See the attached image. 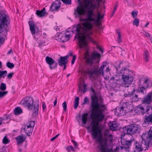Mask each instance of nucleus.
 Masks as SVG:
<instances>
[{"label": "nucleus", "instance_id": "nucleus-1", "mask_svg": "<svg viewBox=\"0 0 152 152\" xmlns=\"http://www.w3.org/2000/svg\"><path fill=\"white\" fill-rule=\"evenodd\" d=\"M83 11L80 7L78 6L75 9L74 15L75 18H80L79 20L84 22L81 24L78 23L73 25L72 32L75 34L74 39H78L79 46L80 49L86 48L88 45L87 39L93 42L90 35L93 34L94 31L92 30L93 25L91 22H94L95 23L100 22L101 19L103 18L104 15H101V13L98 11L97 13V17L93 14L92 11H88L87 12L86 18H81L83 15Z\"/></svg>", "mask_w": 152, "mask_h": 152}, {"label": "nucleus", "instance_id": "nucleus-2", "mask_svg": "<svg viewBox=\"0 0 152 152\" xmlns=\"http://www.w3.org/2000/svg\"><path fill=\"white\" fill-rule=\"evenodd\" d=\"M91 91L93 92L91 95V102L90 105L91 113L90 116L91 120V124L93 127L95 126L98 128V122L103 121L105 118L103 112L104 111V109L105 108V105L99 104L98 102V99L97 94L93 88H91ZM97 129V131L99 132V130Z\"/></svg>", "mask_w": 152, "mask_h": 152}, {"label": "nucleus", "instance_id": "nucleus-3", "mask_svg": "<svg viewBox=\"0 0 152 152\" xmlns=\"http://www.w3.org/2000/svg\"><path fill=\"white\" fill-rule=\"evenodd\" d=\"M99 122H98V129L99 130V132L97 131V127L95 126L93 127L92 125L90 124V125L87 127L88 129H91V136L93 139H96V141L99 143L101 144L100 146V150L101 152H107V143L109 142L110 143L113 142V137L112 134H110L109 132H105L104 134V143H102L101 141V140L102 138L101 130L100 129L99 124Z\"/></svg>", "mask_w": 152, "mask_h": 152}, {"label": "nucleus", "instance_id": "nucleus-4", "mask_svg": "<svg viewBox=\"0 0 152 152\" xmlns=\"http://www.w3.org/2000/svg\"><path fill=\"white\" fill-rule=\"evenodd\" d=\"M151 128L146 134H143L142 136V140L141 142L138 143L134 140L135 149L137 151H146L152 145V130Z\"/></svg>", "mask_w": 152, "mask_h": 152}, {"label": "nucleus", "instance_id": "nucleus-5", "mask_svg": "<svg viewBox=\"0 0 152 152\" xmlns=\"http://www.w3.org/2000/svg\"><path fill=\"white\" fill-rule=\"evenodd\" d=\"M5 11L0 12V45L7 39V28L10 24V19Z\"/></svg>", "mask_w": 152, "mask_h": 152}, {"label": "nucleus", "instance_id": "nucleus-6", "mask_svg": "<svg viewBox=\"0 0 152 152\" xmlns=\"http://www.w3.org/2000/svg\"><path fill=\"white\" fill-rule=\"evenodd\" d=\"M20 104L24 105L28 107V109L32 111V115L35 117L38 114L39 107V102L38 100L34 102L31 97H26L21 101Z\"/></svg>", "mask_w": 152, "mask_h": 152}, {"label": "nucleus", "instance_id": "nucleus-7", "mask_svg": "<svg viewBox=\"0 0 152 152\" xmlns=\"http://www.w3.org/2000/svg\"><path fill=\"white\" fill-rule=\"evenodd\" d=\"M129 71L126 69L125 68L124 69H121L119 71V74H121L122 79L125 85V87H128L129 85L133 80L132 76L129 74Z\"/></svg>", "mask_w": 152, "mask_h": 152}, {"label": "nucleus", "instance_id": "nucleus-8", "mask_svg": "<svg viewBox=\"0 0 152 152\" xmlns=\"http://www.w3.org/2000/svg\"><path fill=\"white\" fill-rule=\"evenodd\" d=\"M140 126L135 124H130L125 126L123 128V132L124 134L132 135L140 131Z\"/></svg>", "mask_w": 152, "mask_h": 152}, {"label": "nucleus", "instance_id": "nucleus-9", "mask_svg": "<svg viewBox=\"0 0 152 152\" xmlns=\"http://www.w3.org/2000/svg\"><path fill=\"white\" fill-rule=\"evenodd\" d=\"M101 56L100 54L98 53H93L90 57H88L86 58V61L87 64L92 66L93 64V61L95 60H96V63H99L100 60Z\"/></svg>", "mask_w": 152, "mask_h": 152}, {"label": "nucleus", "instance_id": "nucleus-10", "mask_svg": "<svg viewBox=\"0 0 152 152\" xmlns=\"http://www.w3.org/2000/svg\"><path fill=\"white\" fill-rule=\"evenodd\" d=\"M104 67V66L102 65L99 69L95 68L93 69L92 71H91L88 69L86 71V73L89 75L90 78H91L93 77L94 75H99L103 74H104L103 70Z\"/></svg>", "mask_w": 152, "mask_h": 152}, {"label": "nucleus", "instance_id": "nucleus-11", "mask_svg": "<svg viewBox=\"0 0 152 152\" xmlns=\"http://www.w3.org/2000/svg\"><path fill=\"white\" fill-rule=\"evenodd\" d=\"M148 78H147L144 82V84H147V86L145 88V86H139V87L137 89L135 90V91L137 93H142L144 94L145 91V93H146V88H150L152 86V83L150 80H149Z\"/></svg>", "mask_w": 152, "mask_h": 152}, {"label": "nucleus", "instance_id": "nucleus-12", "mask_svg": "<svg viewBox=\"0 0 152 152\" xmlns=\"http://www.w3.org/2000/svg\"><path fill=\"white\" fill-rule=\"evenodd\" d=\"M35 124L34 121H30L26 125L24 130L28 136H30L31 134Z\"/></svg>", "mask_w": 152, "mask_h": 152}, {"label": "nucleus", "instance_id": "nucleus-13", "mask_svg": "<svg viewBox=\"0 0 152 152\" xmlns=\"http://www.w3.org/2000/svg\"><path fill=\"white\" fill-rule=\"evenodd\" d=\"M134 140H127L124 139H121V143L123 145L126 146L127 147L124 146H121V149L124 148L126 151H127L128 150V148H129V146L131 145L132 143H134Z\"/></svg>", "mask_w": 152, "mask_h": 152}, {"label": "nucleus", "instance_id": "nucleus-14", "mask_svg": "<svg viewBox=\"0 0 152 152\" xmlns=\"http://www.w3.org/2000/svg\"><path fill=\"white\" fill-rule=\"evenodd\" d=\"M61 3L60 0H56L55 2H53L51 5L49 11L51 12L58 11L60 7Z\"/></svg>", "mask_w": 152, "mask_h": 152}, {"label": "nucleus", "instance_id": "nucleus-15", "mask_svg": "<svg viewBox=\"0 0 152 152\" xmlns=\"http://www.w3.org/2000/svg\"><path fill=\"white\" fill-rule=\"evenodd\" d=\"M125 109L124 107H117L114 111L115 114L118 116L124 115L127 112Z\"/></svg>", "mask_w": 152, "mask_h": 152}, {"label": "nucleus", "instance_id": "nucleus-16", "mask_svg": "<svg viewBox=\"0 0 152 152\" xmlns=\"http://www.w3.org/2000/svg\"><path fill=\"white\" fill-rule=\"evenodd\" d=\"M149 124H152V114L145 115L144 121L142 125L145 127L148 126Z\"/></svg>", "mask_w": 152, "mask_h": 152}, {"label": "nucleus", "instance_id": "nucleus-17", "mask_svg": "<svg viewBox=\"0 0 152 152\" xmlns=\"http://www.w3.org/2000/svg\"><path fill=\"white\" fill-rule=\"evenodd\" d=\"M48 65L51 70L55 69L57 66V63L53 58L48 56Z\"/></svg>", "mask_w": 152, "mask_h": 152}, {"label": "nucleus", "instance_id": "nucleus-18", "mask_svg": "<svg viewBox=\"0 0 152 152\" xmlns=\"http://www.w3.org/2000/svg\"><path fill=\"white\" fill-rule=\"evenodd\" d=\"M135 89L134 88L131 92H128V97H129L131 100L133 102H137L139 100L138 95L134 93Z\"/></svg>", "mask_w": 152, "mask_h": 152}, {"label": "nucleus", "instance_id": "nucleus-19", "mask_svg": "<svg viewBox=\"0 0 152 152\" xmlns=\"http://www.w3.org/2000/svg\"><path fill=\"white\" fill-rule=\"evenodd\" d=\"M93 1L91 0H84L83 3L84 8L88 11L91 10Z\"/></svg>", "mask_w": 152, "mask_h": 152}, {"label": "nucleus", "instance_id": "nucleus-20", "mask_svg": "<svg viewBox=\"0 0 152 152\" xmlns=\"http://www.w3.org/2000/svg\"><path fill=\"white\" fill-rule=\"evenodd\" d=\"M68 58L67 56H60L59 59L58 60V65L61 66H62L64 64H66L67 62V59Z\"/></svg>", "mask_w": 152, "mask_h": 152}, {"label": "nucleus", "instance_id": "nucleus-21", "mask_svg": "<svg viewBox=\"0 0 152 152\" xmlns=\"http://www.w3.org/2000/svg\"><path fill=\"white\" fill-rule=\"evenodd\" d=\"M28 23L31 34L32 35H34L36 32L35 28L36 27V26L34 24V22L33 20H29Z\"/></svg>", "mask_w": 152, "mask_h": 152}, {"label": "nucleus", "instance_id": "nucleus-22", "mask_svg": "<svg viewBox=\"0 0 152 152\" xmlns=\"http://www.w3.org/2000/svg\"><path fill=\"white\" fill-rule=\"evenodd\" d=\"M56 38V39L63 43L67 42L69 40V39L66 38L63 34H62L61 33L58 34Z\"/></svg>", "mask_w": 152, "mask_h": 152}, {"label": "nucleus", "instance_id": "nucleus-23", "mask_svg": "<svg viewBox=\"0 0 152 152\" xmlns=\"http://www.w3.org/2000/svg\"><path fill=\"white\" fill-rule=\"evenodd\" d=\"M108 125L112 131H115L118 130V124L115 122H111L109 123Z\"/></svg>", "mask_w": 152, "mask_h": 152}, {"label": "nucleus", "instance_id": "nucleus-24", "mask_svg": "<svg viewBox=\"0 0 152 152\" xmlns=\"http://www.w3.org/2000/svg\"><path fill=\"white\" fill-rule=\"evenodd\" d=\"M26 138V137L22 135H19L17 137L15 138V139L17 141V144L19 145L22 143L25 140Z\"/></svg>", "mask_w": 152, "mask_h": 152}, {"label": "nucleus", "instance_id": "nucleus-25", "mask_svg": "<svg viewBox=\"0 0 152 152\" xmlns=\"http://www.w3.org/2000/svg\"><path fill=\"white\" fill-rule=\"evenodd\" d=\"M88 114V113H86L83 114L81 116V119L82 123L83 125H85L87 121Z\"/></svg>", "mask_w": 152, "mask_h": 152}, {"label": "nucleus", "instance_id": "nucleus-26", "mask_svg": "<svg viewBox=\"0 0 152 152\" xmlns=\"http://www.w3.org/2000/svg\"><path fill=\"white\" fill-rule=\"evenodd\" d=\"M150 55L149 52L147 50H145L143 53V58L145 62H148Z\"/></svg>", "mask_w": 152, "mask_h": 152}, {"label": "nucleus", "instance_id": "nucleus-27", "mask_svg": "<svg viewBox=\"0 0 152 152\" xmlns=\"http://www.w3.org/2000/svg\"><path fill=\"white\" fill-rule=\"evenodd\" d=\"M22 113V110L20 107L16 108L14 110V114L15 115H19Z\"/></svg>", "mask_w": 152, "mask_h": 152}, {"label": "nucleus", "instance_id": "nucleus-28", "mask_svg": "<svg viewBox=\"0 0 152 152\" xmlns=\"http://www.w3.org/2000/svg\"><path fill=\"white\" fill-rule=\"evenodd\" d=\"M45 14V12H42L41 10H36V14L39 17H41L44 16Z\"/></svg>", "mask_w": 152, "mask_h": 152}, {"label": "nucleus", "instance_id": "nucleus-29", "mask_svg": "<svg viewBox=\"0 0 152 152\" xmlns=\"http://www.w3.org/2000/svg\"><path fill=\"white\" fill-rule=\"evenodd\" d=\"M79 97H76L75 98V100L74 101V108L76 109L79 103Z\"/></svg>", "mask_w": 152, "mask_h": 152}, {"label": "nucleus", "instance_id": "nucleus-30", "mask_svg": "<svg viewBox=\"0 0 152 152\" xmlns=\"http://www.w3.org/2000/svg\"><path fill=\"white\" fill-rule=\"evenodd\" d=\"M10 141V140L7 138L6 136H4L2 140V142L4 144H7L9 143Z\"/></svg>", "mask_w": 152, "mask_h": 152}, {"label": "nucleus", "instance_id": "nucleus-31", "mask_svg": "<svg viewBox=\"0 0 152 152\" xmlns=\"http://www.w3.org/2000/svg\"><path fill=\"white\" fill-rule=\"evenodd\" d=\"M140 20L138 18H135L133 21V24L137 27L139 26Z\"/></svg>", "mask_w": 152, "mask_h": 152}, {"label": "nucleus", "instance_id": "nucleus-32", "mask_svg": "<svg viewBox=\"0 0 152 152\" xmlns=\"http://www.w3.org/2000/svg\"><path fill=\"white\" fill-rule=\"evenodd\" d=\"M6 66L8 68L10 69H12L14 67V64L10 62H8L7 63Z\"/></svg>", "mask_w": 152, "mask_h": 152}, {"label": "nucleus", "instance_id": "nucleus-33", "mask_svg": "<svg viewBox=\"0 0 152 152\" xmlns=\"http://www.w3.org/2000/svg\"><path fill=\"white\" fill-rule=\"evenodd\" d=\"M66 149L68 152H70L71 150L73 151H75V150L72 145L66 147Z\"/></svg>", "mask_w": 152, "mask_h": 152}, {"label": "nucleus", "instance_id": "nucleus-34", "mask_svg": "<svg viewBox=\"0 0 152 152\" xmlns=\"http://www.w3.org/2000/svg\"><path fill=\"white\" fill-rule=\"evenodd\" d=\"M89 102L88 98L87 96H86L85 97L83 100V102L82 103V104L85 105V104H88L89 103Z\"/></svg>", "mask_w": 152, "mask_h": 152}, {"label": "nucleus", "instance_id": "nucleus-35", "mask_svg": "<svg viewBox=\"0 0 152 152\" xmlns=\"http://www.w3.org/2000/svg\"><path fill=\"white\" fill-rule=\"evenodd\" d=\"M0 88L1 90L2 91L5 90L6 88V84L4 83H1Z\"/></svg>", "mask_w": 152, "mask_h": 152}, {"label": "nucleus", "instance_id": "nucleus-36", "mask_svg": "<svg viewBox=\"0 0 152 152\" xmlns=\"http://www.w3.org/2000/svg\"><path fill=\"white\" fill-rule=\"evenodd\" d=\"M117 34L118 35V38L117 39V41L118 42L120 43H121L122 41V39L121 38V35L120 34V32H117Z\"/></svg>", "mask_w": 152, "mask_h": 152}, {"label": "nucleus", "instance_id": "nucleus-37", "mask_svg": "<svg viewBox=\"0 0 152 152\" xmlns=\"http://www.w3.org/2000/svg\"><path fill=\"white\" fill-rule=\"evenodd\" d=\"M9 116H7L6 117L0 118V125H1L3 122V121L4 120H7L9 119Z\"/></svg>", "mask_w": 152, "mask_h": 152}, {"label": "nucleus", "instance_id": "nucleus-38", "mask_svg": "<svg viewBox=\"0 0 152 152\" xmlns=\"http://www.w3.org/2000/svg\"><path fill=\"white\" fill-rule=\"evenodd\" d=\"M66 4L70 5L71 4V0H61Z\"/></svg>", "mask_w": 152, "mask_h": 152}, {"label": "nucleus", "instance_id": "nucleus-39", "mask_svg": "<svg viewBox=\"0 0 152 152\" xmlns=\"http://www.w3.org/2000/svg\"><path fill=\"white\" fill-rule=\"evenodd\" d=\"M91 9L88 11H92L93 13L94 14L93 11L96 8V5L95 4H93L92 3V5H91Z\"/></svg>", "mask_w": 152, "mask_h": 152}, {"label": "nucleus", "instance_id": "nucleus-40", "mask_svg": "<svg viewBox=\"0 0 152 152\" xmlns=\"http://www.w3.org/2000/svg\"><path fill=\"white\" fill-rule=\"evenodd\" d=\"M138 13V12L137 11L135 12L134 11H132L131 12V15L133 18H135L137 16Z\"/></svg>", "mask_w": 152, "mask_h": 152}, {"label": "nucleus", "instance_id": "nucleus-41", "mask_svg": "<svg viewBox=\"0 0 152 152\" xmlns=\"http://www.w3.org/2000/svg\"><path fill=\"white\" fill-rule=\"evenodd\" d=\"M62 106L63 108V110L64 111H66V110L67 104L66 101H64L62 104Z\"/></svg>", "mask_w": 152, "mask_h": 152}, {"label": "nucleus", "instance_id": "nucleus-42", "mask_svg": "<svg viewBox=\"0 0 152 152\" xmlns=\"http://www.w3.org/2000/svg\"><path fill=\"white\" fill-rule=\"evenodd\" d=\"M8 92L6 91H0V97L4 96Z\"/></svg>", "mask_w": 152, "mask_h": 152}, {"label": "nucleus", "instance_id": "nucleus-43", "mask_svg": "<svg viewBox=\"0 0 152 152\" xmlns=\"http://www.w3.org/2000/svg\"><path fill=\"white\" fill-rule=\"evenodd\" d=\"M70 31H67L66 32L65 34H64L66 38L69 39V38L71 37V35L70 34H67Z\"/></svg>", "mask_w": 152, "mask_h": 152}, {"label": "nucleus", "instance_id": "nucleus-44", "mask_svg": "<svg viewBox=\"0 0 152 152\" xmlns=\"http://www.w3.org/2000/svg\"><path fill=\"white\" fill-rule=\"evenodd\" d=\"M76 58V56L75 55L73 56V58L71 61V64H73L75 62V60Z\"/></svg>", "mask_w": 152, "mask_h": 152}, {"label": "nucleus", "instance_id": "nucleus-45", "mask_svg": "<svg viewBox=\"0 0 152 152\" xmlns=\"http://www.w3.org/2000/svg\"><path fill=\"white\" fill-rule=\"evenodd\" d=\"M13 75V73H8L7 76V78L9 79H11L12 78Z\"/></svg>", "mask_w": 152, "mask_h": 152}, {"label": "nucleus", "instance_id": "nucleus-46", "mask_svg": "<svg viewBox=\"0 0 152 152\" xmlns=\"http://www.w3.org/2000/svg\"><path fill=\"white\" fill-rule=\"evenodd\" d=\"M71 141L73 143V144L74 145L75 148H76L77 147V142L75 141H74L73 140H72Z\"/></svg>", "mask_w": 152, "mask_h": 152}, {"label": "nucleus", "instance_id": "nucleus-47", "mask_svg": "<svg viewBox=\"0 0 152 152\" xmlns=\"http://www.w3.org/2000/svg\"><path fill=\"white\" fill-rule=\"evenodd\" d=\"M145 35L148 38H149V39L151 40L152 39V37H151V35L150 34H149L148 33H147V32H145Z\"/></svg>", "mask_w": 152, "mask_h": 152}, {"label": "nucleus", "instance_id": "nucleus-48", "mask_svg": "<svg viewBox=\"0 0 152 152\" xmlns=\"http://www.w3.org/2000/svg\"><path fill=\"white\" fill-rule=\"evenodd\" d=\"M42 105L43 110L44 111L46 107V106L45 103L44 102H42Z\"/></svg>", "mask_w": 152, "mask_h": 152}, {"label": "nucleus", "instance_id": "nucleus-49", "mask_svg": "<svg viewBox=\"0 0 152 152\" xmlns=\"http://www.w3.org/2000/svg\"><path fill=\"white\" fill-rule=\"evenodd\" d=\"M122 64H123L122 62H120L119 63V64L118 65V67H116V69L117 72L118 70V68H120L121 65Z\"/></svg>", "mask_w": 152, "mask_h": 152}, {"label": "nucleus", "instance_id": "nucleus-50", "mask_svg": "<svg viewBox=\"0 0 152 152\" xmlns=\"http://www.w3.org/2000/svg\"><path fill=\"white\" fill-rule=\"evenodd\" d=\"M115 4H116L115 6L113 9V10H116V9L117 8V7L118 6V2H116L115 3Z\"/></svg>", "mask_w": 152, "mask_h": 152}, {"label": "nucleus", "instance_id": "nucleus-51", "mask_svg": "<svg viewBox=\"0 0 152 152\" xmlns=\"http://www.w3.org/2000/svg\"><path fill=\"white\" fill-rule=\"evenodd\" d=\"M134 111L136 113H138L139 112V111H140L139 110L138 108H137V106L136 108L134 109Z\"/></svg>", "mask_w": 152, "mask_h": 152}, {"label": "nucleus", "instance_id": "nucleus-52", "mask_svg": "<svg viewBox=\"0 0 152 152\" xmlns=\"http://www.w3.org/2000/svg\"><path fill=\"white\" fill-rule=\"evenodd\" d=\"M73 53L71 51H69V53H68V55H67V56H68V57L69 56H72Z\"/></svg>", "mask_w": 152, "mask_h": 152}, {"label": "nucleus", "instance_id": "nucleus-53", "mask_svg": "<svg viewBox=\"0 0 152 152\" xmlns=\"http://www.w3.org/2000/svg\"><path fill=\"white\" fill-rule=\"evenodd\" d=\"M54 29H55L56 31H58L59 30V28L57 26H55L54 28Z\"/></svg>", "mask_w": 152, "mask_h": 152}, {"label": "nucleus", "instance_id": "nucleus-54", "mask_svg": "<svg viewBox=\"0 0 152 152\" xmlns=\"http://www.w3.org/2000/svg\"><path fill=\"white\" fill-rule=\"evenodd\" d=\"M142 80V79H139V82H138V86H141V82Z\"/></svg>", "mask_w": 152, "mask_h": 152}, {"label": "nucleus", "instance_id": "nucleus-55", "mask_svg": "<svg viewBox=\"0 0 152 152\" xmlns=\"http://www.w3.org/2000/svg\"><path fill=\"white\" fill-rule=\"evenodd\" d=\"M57 99L56 98V99H55V100L54 101V102H53L54 106H55L56 105V104H57Z\"/></svg>", "mask_w": 152, "mask_h": 152}, {"label": "nucleus", "instance_id": "nucleus-56", "mask_svg": "<svg viewBox=\"0 0 152 152\" xmlns=\"http://www.w3.org/2000/svg\"><path fill=\"white\" fill-rule=\"evenodd\" d=\"M44 42H42L41 43H39V45H38V47H39L41 46H42V45H44L45 44H44Z\"/></svg>", "mask_w": 152, "mask_h": 152}, {"label": "nucleus", "instance_id": "nucleus-57", "mask_svg": "<svg viewBox=\"0 0 152 152\" xmlns=\"http://www.w3.org/2000/svg\"><path fill=\"white\" fill-rule=\"evenodd\" d=\"M102 65H104V67L107 66V62H104L103 63Z\"/></svg>", "mask_w": 152, "mask_h": 152}, {"label": "nucleus", "instance_id": "nucleus-58", "mask_svg": "<svg viewBox=\"0 0 152 152\" xmlns=\"http://www.w3.org/2000/svg\"><path fill=\"white\" fill-rule=\"evenodd\" d=\"M115 11L116 10H113L112 12V14L111 15V17L113 16V15L115 13Z\"/></svg>", "mask_w": 152, "mask_h": 152}, {"label": "nucleus", "instance_id": "nucleus-59", "mask_svg": "<svg viewBox=\"0 0 152 152\" xmlns=\"http://www.w3.org/2000/svg\"><path fill=\"white\" fill-rule=\"evenodd\" d=\"M109 71H110V69L109 68V67L108 66L106 68V71L107 72H109Z\"/></svg>", "mask_w": 152, "mask_h": 152}, {"label": "nucleus", "instance_id": "nucleus-60", "mask_svg": "<svg viewBox=\"0 0 152 152\" xmlns=\"http://www.w3.org/2000/svg\"><path fill=\"white\" fill-rule=\"evenodd\" d=\"M45 7H44L43 8V9L41 10V11L42 12H45V14L46 13V12L45 11Z\"/></svg>", "mask_w": 152, "mask_h": 152}, {"label": "nucleus", "instance_id": "nucleus-61", "mask_svg": "<svg viewBox=\"0 0 152 152\" xmlns=\"http://www.w3.org/2000/svg\"><path fill=\"white\" fill-rule=\"evenodd\" d=\"M97 48L98 49V50H99V51H101V50H102V49L101 48L99 47V46H98L97 48Z\"/></svg>", "mask_w": 152, "mask_h": 152}, {"label": "nucleus", "instance_id": "nucleus-62", "mask_svg": "<svg viewBox=\"0 0 152 152\" xmlns=\"http://www.w3.org/2000/svg\"><path fill=\"white\" fill-rule=\"evenodd\" d=\"M56 139V138H55L54 137H53L51 139H50V140L51 141H53L55 139Z\"/></svg>", "mask_w": 152, "mask_h": 152}, {"label": "nucleus", "instance_id": "nucleus-63", "mask_svg": "<svg viewBox=\"0 0 152 152\" xmlns=\"http://www.w3.org/2000/svg\"><path fill=\"white\" fill-rule=\"evenodd\" d=\"M66 64H64L63 66H64V67H63V70H64L66 68Z\"/></svg>", "mask_w": 152, "mask_h": 152}, {"label": "nucleus", "instance_id": "nucleus-64", "mask_svg": "<svg viewBox=\"0 0 152 152\" xmlns=\"http://www.w3.org/2000/svg\"><path fill=\"white\" fill-rule=\"evenodd\" d=\"M149 24V22H148L145 25V27H146Z\"/></svg>", "mask_w": 152, "mask_h": 152}]
</instances>
